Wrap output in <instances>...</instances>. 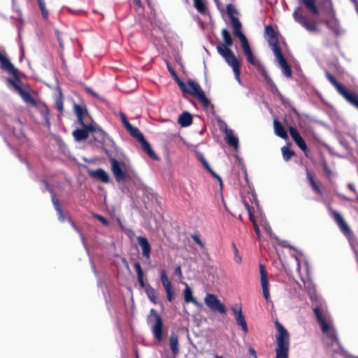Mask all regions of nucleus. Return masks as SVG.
<instances>
[{
	"label": "nucleus",
	"instance_id": "39",
	"mask_svg": "<svg viewBox=\"0 0 358 358\" xmlns=\"http://www.w3.org/2000/svg\"><path fill=\"white\" fill-rule=\"evenodd\" d=\"M257 71L262 74L266 84L269 85L270 87L275 84L271 78L269 76L264 66H260V69Z\"/></svg>",
	"mask_w": 358,
	"mask_h": 358
},
{
	"label": "nucleus",
	"instance_id": "12",
	"mask_svg": "<svg viewBox=\"0 0 358 358\" xmlns=\"http://www.w3.org/2000/svg\"><path fill=\"white\" fill-rule=\"evenodd\" d=\"M227 13L230 18V23L234 30L242 29V24L236 16L238 14V11L232 3L227 5L226 8Z\"/></svg>",
	"mask_w": 358,
	"mask_h": 358
},
{
	"label": "nucleus",
	"instance_id": "14",
	"mask_svg": "<svg viewBox=\"0 0 358 358\" xmlns=\"http://www.w3.org/2000/svg\"><path fill=\"white\" fill-rule=\"evenodd\" d=\"M259 273L261 277V285L262 287L263 294L266 301L270 299V294L268 289V280L267 277V272L266 266L263 264H259Z\"/></svg>",
	"mask_w": 358,
	"mask_h": 358
},
{
	"label": "nucleus",
	"instance_id": "25",
	"mask_svg": "<svg viewBox=\"0 0 358 358\" xmlns=\"http://www.w3.org/2000/svg\"><path fill=\"white\" fill-rule=\"evenodd\" d=\"M183 294L184 299L186 303H192L193 304L199 308L202 306V304L199 303L195 298L193 297L192 291L188 285H186V287L185 288L183 292Z\"/></svg>",
	"mask_w": 358,
	"mask_h": 358
},
{
	"label": "nucleus",
	"instance_id": "56",
	"mask_svg": "<svg viewBox=\"0 0 358 358\" xmlns=\"http://www.w3.org/2000/svg\"><path fill=\"white\" fill-rule=\"evenodd\" d=\"M121 119H122V124H124L125 129H127L131 124L127 120L125 115L122 113H121Z\"/></svg>",
	"mask_w": 358,
	"mask_h": 358
},
{
	"label": "nucleus",
	"instance_id": "44",
	"mask_svg": "<svg viewBox=\"0 0 358 358\" xmlns=\"http://www.w3.org/2000/svg\"><path fill=\"white\" fill-rule=\"evenodd\" d=\"M278 98L281 101V103L282 105H284L285 107L290 108L293 112H294L296 114L299 115L298 111L292 106V104L291 103V102L289 101L288 99L285 98L282 94L278 96Z\"/></svg>",
	"mask_w": 358,
	"mask_h": 358
},
{
	"label": "nucleus",
	"instance_id": "27",
	"mask_svg": "<svg viewBox=\"0 0 358 358\" xmlns=\"http://www.w3.org/2000/svg\"><path fill=\"white\" fill-rule=\"evenodd\" d=\"M141 146L142 149L145 152L148 154V155L152 159L157 160L158 159L157 155L155 153V152L152 150L151 145L148 142V141L145 138V137L143 138V140H141L138 141Z\"/></svg>",
	"mask_w": 358,
	"mask_h": 358
},
{
	"label": "nucleus",
	"instance_id": "32",
	"mask_svg": "<svg viewBox=\"0 0 358 358\" xmlns=\"http://www.w3.org/2000/svg\"><path fill=\"white\" fill-rule=\"evenodd\" d=\"M313 15H318L319 10L315 5V0H300Z\"/></svg>",
	"mask_w": 358,
	"mask_h": 358
},
{
	"label": "nucleus",
	"instance_id": "22",
	"mask_svg": "<svg viewBox=\"0 0 358 358\" xmlns=\"http://www.w3.org/2000/svg\"><path fill=\"white\" fill-rule=\"evenodd\" d=\"M42 117L44 119L45 124L48 127H50V110L48 106L45 103H37V106H35Z\"/></svg>",
	"mask_w": 358,
	"mask_h": 358
},
{
	"label": "nucleus",
	"instance_id": "5",
	"mask_svg": "<svg viewBox=\"0 0 358 358\" xmlns=\"http://www.w3.org/2000/svg\"><path fill=\"white\" fill-rule=\"evenodd\" d=\"M313 313L315 315L316 321L320 327L322 332L327 334L331 340L332 343H339V340L335 329L330 326L320 308L319 306L315 307L313 308Z\"/></svg>",
	"mask_w": 358,
	"mask_h": 358
},
{
	"label": "nucleus",
	"instance_id": "48",
	"mask_svg": "<svg viewBox=\"0 0 358 358\" xmlns=\"http://www.w3.org/2000/svg\"><path fill=\"white\" fill-rule=\"evenodd\" d=\"M173 80L176 82V83L178 84L179 88L180 89V90H185V85L186 83H185L183 81H182L179 77L178 76V75L176 74V76H174L173 77Z\"/></svg>",
	"mask_w": 358,
	"mask_h": 358
},
{
	"label": "nucleus",
	"instance_id": "10",
	"mask_svg": "<svg viewBox=\"0 0 358 358\" xmlns=\"http://www.w3.org/2000/svg\"><path fill=\"white\" fill-rule=\"evenodd\" d=\"M83 128H78L73 131L72 135L76 141H82L86 140L89 137V134L91 131H94L93 123H84L81 125Z\"/></svg>",
	"mask_w": 358,
	"mask_h": 358
},
{
	"label": "nucleus",
	"instance_id": "64",
	"mask_svg": "<svg viewBox=\"0 0 358 358\" xmlns=\"http://www.w3.org/2000/svg\"><path fill=\"white\" fill-rule=\"evenodd\" d=\"M167 69L170 74L171 75L172 78L176 76L177 73L173 69V68L171 66L169 63L167 62Z\"/></svg>",
	"mask_w": 358,
	"mask_h": 358
},
{
	"label": "nucleus",
	"instance_id": "6",
	"mask_svg": "<svg viewBox=\"0 0 358 358\" xmlns=\"http://www.w3.org/2000/svg\"><path fill=\"white\" fill-rule=\"evenodd\" d=\"M111 171L117 182L129 181L131 177L126 169V164L123 162H119L114 157H110Z\"/></svg>",
	"mask_w": 358,
	"mask_h": 358
},
{
	"label": "nucleus",
	"instance_id": "17",
	"mask_svg": "<svg viewBox=\"0 0 358 358\" xmlns=\"http://www.w3.org/2000/svg\"><path fill=\"white\" fill-rule=\"evenodd\" d=\"M0 62L1 64L2 69L6 70L10 74L13 76L15 80L17 81H20L19 76H18V70L15 68L13 64L10 62V60L4 55L0 53Z\"/></svg>",
	"mask_w": 358,
	"mask_h": 358
},
{
	"label": "nucleus",
	"instance_id": "3",
	"mask_svg": "<svg viewBox=\"0 0 358 358\" xmlns=\"http://www.w3.org/2000/svg\"><path fill=\"white\" fill-rule=\"evenodd\" d=\"M182 92L196 97L204 108L210 107L211 110L214 112V105L210 103L199 84L194 80H187L185 90H182Z\"/></svg>",
	"mask_w": 358,
	"mask_h": 358
},
{
	"label": "nucleus",
	"instance_id": "58",
	"mask_svg": "<svg viewBox=\"0 0 358 358\" xmlns=\"http://www.w3.org/2000/svg\"><path fill=\"white\" fill-rule=\"evenodd\" d=\"M55 105H56V108L57 109L62 112L63 110V102H62V99H59L56 101V103H55Z\"/></svg>",
	"mask_w": 358,
	"mask_h": 358
},
{
	"label": "nucleus",
	"instance_id": "37",
	"mask_svg": "<svg viewBox=\"0 0 358 358\" xmlns=\"http://www.w3.org/2000/svg\"><path fill=\"white\" fill-rule=\"evenodd\" d=\"M218 298L213 294H207L205 296L204 301L206 305L210 309L217 301Z\"/></svg>",
	"mask_w": 358,
	"mask_h": 358
},
{
	"label": "nucleus",
	"instance_id": "63",
	"mask_svg": "<svg viewBox=\"0 0 358 358\" xmlns=\"http://www.w3.org/2000/svg\"><path fill=\"white\" fill-rule=\"evenodd\" d=\"M250 358H257L256 351L252 348H249L248 349Z\"/></svg>",
	"mask_w": 358,
	"mask_h": 358
},
{
	"label": "nucleus",
	"instance_id": "33",
	"mask_svg": "<svg viewBox=\"0 0 358 358\" xmlns=\"http://www.w3.org/2000/svg\"><path fill=\"white\" fill-rule=\"evenodd\" d=\"M20 95L22 99L28 104H30L33 106H37L38 102L34 99L30 92L24 91V90L20 92Z\"/></svg>",
	"mask_w": 358,
	"mask_h": 358
},
{
	"label": "nucleus",
	"instance_id": "13",
	"mask_svg": "<svg viewBox=\"0 0 358 358\" xmlns=\"http://www.w3.org/2000/svg\"><path fill=\"white\" fill-rule=\"evenodd\" d=\"M160 280L166 293L167 300L171 302L174 298V292L172 289L171 282L169 279L165 270L160 271Z\"/></svg>",
	"mask_w": 358,
	"mask_h": 358
},
{
	"label": "nucleus",
	"instance_id": "53",
	"mask_svg": "<svg viewBox=\"0 0 358 358\" xmlns=\"http://www.w3.org/2000/svg\"><path fill=\"white\" fill-rule=\"evenodd\" d=\"M51 193H52V201L54 205L55 209L62 208L60 206V203H59V200L56 197V196L53 192Z\"/></svg>",
	"mask_w": 358,
	"mask_h": 358
},
{
	"label": "nucleus",
	"instance_id": "15",
	"mask_svg": "<svg viewBox=\"0 0 358 358\" xmlns=\"http://www.w3.org/2000/svg\"><path fill=\"white\" fill-rule=\"evenodd\" d=\"M278 62L281 68L283 75L287 78L292 76V71L291 66L287 63L286 59L284 57L282 51L274 53Z\"/></svg>",
	"mask_w": 358,
	"mask_h": 358
},
{
	"label": "nucleus",
	"instance_id": "26",
	"mask_svg": "<svg viewBox=\"0 0 358 358\" xmlns=\"http://www.w3.org/2000/svg\"><path fill=\"white\" fill-rule=\"evenodd\" d=\"M178 123L182 127H187L192 123V116L187 111L183 112L178 119Z\"/></svg>",
	"mask_w": 358,
	"mask_h": 358
},
{
	"label": "nucleus",
	"instance_id": "24",
	"mask_svg": "<svg viewBox=\"0 0 358 358\" xmlns=\"http://www.w3.org/2000/svg\"><path fill=\"white\" fill-rule=\"evenodd\" d=\"M275 134L282 139H288V135L281 122L278 119L273 120Z\"/></svg>",
	"mask_w": 358,
	"mask_h": 358
},
{
	"label": "nucleus",
	"instance_id": "30",
	"mask_svg": "<svg viewBox=\"0 0 358 358\" xmlns=\"http://www.w3.org/2000/svg\"><path fill=\"white\" fill-rule=\"evenodd\" d=\"M306 176H307V179H308L310 186L312 187L313 189L314 190V192L319 195H322V192L320 187L317 184V182L315 181L313 174L310 172V171L308 170V168H306Z\"/></svg>",
	"mask_w": 358,
	"mask_h": 358
},
{
	"label": "nucleus",
	"instance_id": "40",
	"mask_svg": "<svg viewBox=\"0 0 358 358\" xmlns=\"http://www.w3.org/2000/svg\"><path fill=\"white\" fill-rule=\"evenodd\" d=\"M39 6V8L41 10V12L42 13V16L44 18V20H48V10L47 9L45 6V0H36Z\"/></svg>",
	"mask_w": 358,
	"mask_h": 358
},
{
	"label": "nucleus",
	"instance_id": "11",
	"mask_svg": "<svg viewBox=\"0 0 358 358\" xmlns=\"http://www.w3.org/2000/svg\"><path fill=\"white\" fill-rule=\"evenodd\" d=\"M150 314L155 317V322L152 327V332L155 336V338L160 343L162 341V328H163V322L162 317L157 313L155 309H151Z\"/></svg>",
	"mask_w": 358,
	"mask_h": 358
},
{
	"label": "nucleus",
	"instance_id": "35",
	"mask_svg": "<svg viewBox=\"0 0 358 358\" xmlns=\"http://www.w3.org/2000/svg\"><path fill=\"white\" fill-rule=\"evenodd\" d=\"M236 324L241 327V329L243 330L244 334H247L248 332V328L245 317L243 313L236 316Z\"/></svg>",
	"mask_w": 358,
	"mask_h": 358
},
{
	"label": "nucleus",
	"instance_id": "50",
	"mask_svg": "<svg viewBox=\"0 0 358 358\" xmlns=\"http://www.w3.org/2000/svg\"><path fill=\"white\" fill-rule=\"evenodd\" d=\"M94 217L98 220L100 222H101L103 225L108 226L109 224V222L102 215L99 214H94Z\"/></svg>",
	"mask_w": 358,
	"mask_h": 358
},
{
	"label": "nucleus",
	"instance_id": "19",
	"mask_svg": "<svg viewBox=\"0 0 358 358\" xmlns=\"http://www.w3.org/2000/svg\"><path fill=\"white\" fill-rule=\"evenodd\" d=\"M89 174L91 177L101 182L108 183L110 182L108 173L103 169L99 168L96 170H90Z\"/></svg>",
	"mask_w": 358,
	"mask_h": 358
},
{
	"label": "nucleus",
	"instance_id": "21",
	"mask_svg": "<svg viewBox=\"0 0 358 358\" xmlns=\"http://www.w3.org/2000/svg\"><path fill=\"white\" fill-rule=\"evenodd\" d=\"M196 158L202 164V165L204 166V168L215 178L218 180L220 182V185H222V180L221 177L217 175L210 167L207 160L205 159L203 155L199 152H196Z\"/></svg>",
	"mask_w": 358,
	"mask_h": 358
},
{
	"label": "nucleus",
	"instance_id": "34",
	"mask_svg": "<svg viewBox=\"0 0 358 358\" xmlns=\"http://www.w3.org/2000/svg\"><path fill=\"white\" fill-rule=\"evenodd\" d=\"M246 57V59L247 61L252 66H255L257 68V70H259L260 69V66H264L261 62H259V61H257L253 54H252V50L249 51V52H246L245 53H243Z\"/></svg>",
	"mask_w": 358,
	"mask_h": 358
},
{
	"label": "nucleus",
	"instance_id": "38",
	"mask_svg": "<svg viewBox=\"0 0 358 358\" xmlns=\"http://www.w3.org/2000/svg\"><path fill=\"white\" fill-rule=\"evenodd\" d=\"M194 6L199 13L205 15L207 13V8L203 0H193Z\"/></svg>",
	"mask_w": 358,
	"mask_h": 358
},
{
	"label": "nucleus",
	"instance_id": "18",
	"mask_svg": "<svg viewBox=\"0 0 358 358\" xmlns=\"http://www.w3.org/2000/svg\"><path fill=\"white\" fill-rule=\"evenodd\" d=\"M289 132L290 136H292L293 141L298 145V147L306 152L307 150V145L304 141V139L301 136L298 130L293 127H290L289 128Z\"/></svg>",
	"mask_w": 358,
	"mask_h": 358
},
{
	"label": "nucleus",
	"instance_id": "57",
	"mask_svg": "<svg viewBox=\"0 0 358 358\" xmlns=\"http://www.w3.org/2000/svg\"><path fill=\"white\" fill-rule=\"evenodd\" d=\"M134 267L136 271V274L137 275H144L143 274V271L141 268V266L139 262H135L134 264Z\"/></svg>",
	"mask_w": 358,
	"mask_h": 358
},
{
	"label": "nucleus",
	"instance_id": "60",
	"mask_svg": "<svg viewBox=\"0 0 358 358\" xmlns=\"http://www.w3.org/2000/svg\"><path fill=\"white\" fill-rule=\"evenodd\" d=\"M143 275H137V278H138V281L139 285L142 288H144L145 286V282H144V280H143Z\"/></svg>",
	"mask_w": 358,
	"mask_h": 358
},
{
	"label": "nucleus",
	"instance_id": "49",
	"mask_svg": "<svg viewBox=\"0 0 358 358\" xmlns=\"http://www.w3.org/2000/svg\"><path fill=\"white\" fill-rule=\"evenodd\" d=\"M192 238L194 240V241L199 245L201 248H205L204 243L200 239L199 235L194 234L192 235Z\"/></svg>",
	"mask_w": 358,
	"mask_h": 358
},
{
	"label": "nucleus",
	"instance_id": "54",
	"mask_svg": "<svg viewBox=\"0 0 358 358\" xmlns=\"http://www.w3.org/2000/svg\"><path fill=\"white\" fill-rule=\"evenodd\" d=\"M8 81L13 86V87L17 90V92L20 94L23 89L16 83L15 80L8 78Z\"/></svg>",
	"mask_w": 358,
	"mask_h": 358
},
{
	"label": "nucleus",
	"instance_id": "28",
	"mask_svg": "<svg viewBox=\"0 0 358 358\" xmlns=\"http://www.w3.org/2000/svg\"><path fill=\"white\" fill-rule=\"evenodd\" d=\"M93 127L94 128V131H91V134H92L94 141L98 142H102L105 140L106 133L94 122Z\"/></svg>",
	"mask_w": 358,
	"mask_h": 358
},
{
	"label": "nucleus",
	"instance_id": "46",
	"mask_svg": "<svg viewBox=\"0 0 358 358\" xmlns=\"http://www.w3.org/2000/svg\"><path fill=\"white\" fill-rule=\"evenodd\" d=\"M232 248L234 250V261L237 264H241L242 262V258H241V255H239L238 250L236 245H235V243H232Z\"/></svg>",
	"mask_w": 358,
	"mask_h": 358
},
{
	"label": "nucleus",
	"instance_id": "23",
	"mask_svg": "<svg viewBox=\"0 0 358 358\" xmlns=\"http://www.w3.org/2000/svg\"><path fill=\"white\" fill-rule=\"evenodd\" d=\"M234 34L236 37L239 38L243 53L252 50L249 42L241 29L234 30Z\"/></svg>",
	"mask_w": 358,
	"mask_h": 358
},
{
	"label": "nucleus",
	"instance_id": "36",
	"mask_svg": "<svg viewBox=\"0 0 358 358\" xmlns=\"http://www.w3.org/2000/svg\"><path fill=\"white\" fill-rule=\"evenodd\" d=\"M127 130L130 134V135L135 138L138 141L143 140L144 138L143 134L140 131L138 128L136 127L131 125Z\"/></svg>",
	"mask_w": 358,
	"mask_h": 358
},
{
	"label": "nucleus",
	"instance_id": "62",
	"mask_svg": "<svg viewBox=\"0 0 358 358\" xmlns=\"http://www.w3.org/2000/svg\"><path fill=\"white\" fill-rule=\"evenodd\" d=\"M174 274L176 275L179 276L180 278L182 277V273L181 267L180 266H178L176 267V268L174 269Z\"/></svg>",
	"mask_w": 358,
	"mask_h": 358
},
{
	"label": "nucleus",
	"instance_id": "29",
	"mask_svg": "<svg viewBox=\"0 0 358 358\" xmlns=\"http://www.w3.org/2000/svg\"><path fill=\"white\" fill-rule=\"evenodd\" d=\"M169 341L172 353L174 355H177L179 353L178 336L173 333L170 336Z\"/></svg>",
	"mask_w": 358,
	"mask_h": 358
},
{
	"label": "nucleus",
	"instance_id": "20",
	"mask_svg": "<svg viewBox=\"0 0 358 358\" xmlns=\"http://www.w3.org/2000/svg\"><path fill=\"white\" fill-rule=\"evenodd\" d=\"M137 241L142 249V255L146 259V260H150L151 247L148 240L144 236H138Z\"/></svg>",
	"mask_w": 358,
	"mask_h": 358
},
{
	"label": "nucleus",
	"instance_id": "45",
	"mask_svg": "<svg viewBox=\"0 0 358 358\" xmlns=\"http://www.w3.org/2000/svg\"><path fill=\"white\" fill-rule=\"evenodd\" d=\"M325 25L334 32H336L338 30L337 20L325 21Z\"/></svg>",
	"mask_w": 358,
	"mask_h": 358
},
{
	"label": "nucleus",
	"instance_id": "47",
	"mask_svg": "<svg viewBox=\"0 0 358 358\" xmlns=\"http://www.w3.org/2000/svg\"><path fill=\"white\" fill-rule=\"evenodd\" d=\"M322 166L327 177L330 178L332 175V172L329 169L327 161L324 159H322Z\"/></svg>",
	"mask_w": 358,
	"mask_h": 358
},
{
	"label": "nucleus",
	"instance_id": "8",
	"mask_svg": "<svg viewBox=\"0 0 358 358\" xmlns=\"http://www.w3.org/2000/svg\"><path fill=\"white\" fill-rule=\"evenodd\" d=\"M293 17L294 20L300 24L303 28L308 31L318 32L319 29L313 21L308 20L306 17L301 13V8H296L293 12Z\"/></svg>",
	"mask_w": 358,
	"mask_h": 358
},
{
	"label": "nucleus",
	"instance_id": "2",
	"mask_svg": "<svg viewBox=\"0 0 358 358\" xmlns=\"http://www.w3.org/2000/svg\"><path fill=\"white\" fill-rule=\"evenodd\" d=\"M278 331L276 335V358H288L289 335L287 330L278 320L275 322Z\"/></svg>",
	"mask_w": 358,
	"mask_h": 358
},
{
	"label": "nucleus",
	"instance_id": "43",
	"mask_svg": "<svg viewBox=\"0 0 358 358\" xmlns=\"http://www.w3.org/2000/svg\"><path fill=\"white\" fill-rule=\"evenodd\" d=\"M146 293L150 301L154 304L157 303L156 292L154 288L149 287L146 289Z\"/></svg>",
	"mask_w": 358,
	"mask_h": 358
},
{
	"label": "nucleus",
	"instance_id": "16",
	"mask_svg": "<svg viewBox=\"0 0 358 358\" xmlns=\"http://www.w3.org/2000/svg\"><path fill=\"white\" fill-rule=\"evenodd\" d=\"M73 110L77 116L78 121L80 125H84V123H88L87 118L91 120L90 114L85 106L74 104Z\"/></svg>",
	"mask_w": 358,
	"mask_h": 358
},
{
	"label": "nucleus",
	"instance_id": "9",
	"mask_svg": "<svg viewBox=\"0 0 358 358\" xmlns=\"http://www.w3.org/2000/svg\"><path fill=\"white\" fill-rule=\"evenodd\" d=\"M265 34L268 37V43L273 53L281 51L277 33L271 25L265 26Z\"/></svg>",
	"mask_w": 358,
	"mask_h": 358
},
{
	"label": "nucleus",
	"instance_id": "59",
	"mask_svg": "<svg viewBox=\"0 0 358 358\" xmlns=\"http://www.w3.org/2000/svg\"><path fill=\"white\" fill-rule=\"evenodd\" d=\"M271 90L273 94H276L278 96H279L281 94V92L279 91L275 84L273 85L271 87Z\"/></svg>",
	"mask_w": 358,
	"mask_h": 358
},
{
	"label": "nucleus",
	"instance_id": "52",
	"mask_svg": "<svg viewBox=\"0 0 358 358\" xmlns=\"http://www.w3.org/2000/svg\"><path fill=\"white\" fill-rule=\"evenodd\" d=\"M51 193H52V201L54 205L55 209L62 208L60 206V203H59V200L56 197V196L53 192Z\"/></svg>",
	"mask_w": 358,
	"mask_h": 358
},
{
	"label": "nucleus",
	"instance_id": "41",
	"mask_svg": "<svg viewBox=\"0 0 358 358\" xmlns=\"http://www.w3.org/2000/svg\"><path fill=\"white\" fill-rule=\"evenodd\" d=\"M214 312H218L221 314H226L227 308L219 300L213 307L210 308Z\"/></svg>",
	"mask_w": 358,
	"mask_h": 358
},
{
	"label": "nucleus",
	"instance_id": "4",
	"mask_svg": "<svg viewBox=\"0 0 358 358\" xmlns=\"http://www.w3.org/2000/svg\"><path fill=\"white\" fill-rule=\"evenodd\" d=\"M325 76L327 80L336 89L338 92L342 96H343L349 103L358 109V95L352 92L349 91L345 87L338 83L335 77L328 71H326Z\"/></svg>",
	"mask_w": 358,
	"mask_h": 358
},
{
	"label": "nucleus",
	"instance_id": "61",
	"mask_svg": "<svg viewBox=\"0 0 358 358\" xmlns=\"http://www.w3.org/2000/svg\"><path fill=\"white\" fill-rule=\"evenodd\" d=\"M56 211H57V215L59 217V219L62 221H64V213H63V210L62 209V208H57V209H55Z\"/></svg>",
	"mask_w": 358,
	"mask_h": 358
},
{
	"label": "nucleus",
	"instance_id": "7",
	"mask_svg": "<svg viewBox=\"0 0 358 358\" xmlns=\"http://www.w3.org/2000/svg\"><path fill=\"white\" fill-rule=\"evenodd\" d=\"M328 211L331 214L332 219L334 220L340 231L346 236L350 237L352 236V231L345 222L343 215L338 211L333 209L330 204H328Z\"/></svg>",
	"mask_w": 358,
	"mask_h": 358
},
{
	"label": "nucleus",
	"instance_id": "55",
	"mask_svg": "<svg viewBox=\"0 0 358 358\" xmlns=\"http://www.w3.org/2000/svg\"><path fill=\"white\" fill-rule=\"evenodd\" d=\"M8 81L13 86V87L17 90V92L20 94L23 89L16 83L15 80L8 78Z\"/></svg>",
	"mask_w": 358,
	"mask_h": 358
},
{
	"label": "nucleus",
	"instance_id": "1",
	"mask_svg": "<svg viewBox=\"0 0 358 358\" xmlns=\"http://www.w3.org/2000/svg\"><path fill=\"white\" fill-rule=\"evenodd\" d=\"M221 34L224 44L217 45L216 49L218 53L224 58L226 62L233 69L236 80L241 83V62L229 48L233 45L232 38L227 29H222Z\"/></svg>",
	"mask_w": 358,
	"mask_h": 358
},
{
	"label": "nucleus",
	"instance_id": "51",
	"mask_svg": "<svg viewBox=\"0 0 358 358\" xmlns=\"http://www.w3.org/2000/svg\"><path fill=\"white\" fill-rule=\"evenodd\" d=\"M231 310L236 316L243 313L242 308L238 304H235V305L232 306Z\"/></svg>",
	"mask_w": 358,
	"mask_h": 358
},
{
	"label": "nucleus",
	"instance_id": "42",
	"mask_svg": "<svg viewBox=\"0 0 358 358\" xmlns=\"http://www.w3.org/2000/svg\"><path fill=\"white\" fill-rule=\"evenodd\" d=\"M281 150L283 159L287 162L289 161L295 155L294 152L289 150V148L287 146H283Z\"/></svg>",
	"mask_w": 358,
	"mask_h": 358
},
{
	"label": "nucleus",
	"instance_id": "31",
	"mask_svg": "<svg viewBox=\"0 0 358 358\" xmlns=\"http://www.w3.org/2000/svg\"><path fill=\"white\" fill-rule=\"evenodd\" d=\"M226 141L228 145L236 149L238 146V138L233 135L231 129H226Z\"/></svg>",
	"mask_w": 358,
	"mask_h": 358
}]
</instances>
